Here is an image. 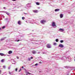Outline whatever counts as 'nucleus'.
<instances>
[{
	"instance_id": "obj_1",
	"label": "nucleus",
	"mask_w": 75,
	"mask_h": 75,
	"mask_svg": "<svg viewBox=\"0 0 75 75\" xmlns=\"http://www.w3.org/2000/svg\"><path fill=\"white\" fill-rule=\"evenodd\" d=\"M45 22H46V21L45 20H42L40 21L41 23V24H44V23H45Z\"/></svg>"
},
{
	"instance_id": "obj_2",
	"label": "nucleus",
	"mask_w": 75,
	"mask_h": 75,
	"mask_svg": "<svg viewBox=\"0 0 75 75\" xmlns=\"http://www.w3.org/2000/svg\"><path fill=\"white\" fill-rule=\"evenodd\" d=\"M52 26L53 27H55L56 26V25H55V22H53L52 23Z\"/></svg>"
},
{
	"instance_id": "obj_3",
	"label": "nucleus",
	"mask_w": 75,
	"mask_h": 75,
	"mask_svg": "<svg viewBox=\"0 0 75 75\" xmlns=\"http://www.w3.org/2000/svg\"><path fill=\"white\" fill-rule=\"evenodd\" d=\"M59 47H61V48H63L64 47V45H63L62 44H60L59 46Z\"/></svg>"
},
{
	"instance_id": "obj_4",
	"label": "nucleus",
	"mask_w": 75,
	"mask_h": 75,
	"mask_svg": "<svg viewBox=\"0 0 75 75\" xmlns=\"http://www.w3.org/2000/svg\"><path fill=\"white\" fill-rule=\"evenodd\" d=\"M47 47L48 48H51V45L49 44H48L47 45Z\"/></svg>"
},
{
	"instance_id": "obj_5",
	"label": "nucleus",
	"mask_w": 75,
	"mask_h": 75,
	"mask_svg": "<svg viewBox=\"0 0 75 75\" xmlns=\"http://www.w3.org/2000/svg\"><path fill=\"white\" fill-rule=\"evenodd\" d=\"M59 31H60L61 32H62V31H64V29H62L60 28L59 29Z\"/></svg>"
},
{
	"instance_id": "obj_6",
	"label": "nucleus",
	"mask_w": 75,
	"mask_h": 75,
	"mask_svg": "<svg viewBox=\"0 0 75 75\" xmlns=\"http://www.w3.org/2000/svg\"><path fill=\"white\" fill-rule=\"evenodd\" d=\"M33 12H34V13H38V11L37 10H33Z\"/></svg>"
},
{
	"instance_id": "obj_7",
	"label": "nucleus",
	"mask_w": 75,
	"mask_h": 75,
	"mask_svg": "<svg viewBox=\"0 0 75 75\" xmlns=\"http://www.w3.org/2000/svg\"><path fill=\"white\" fill-rule=\"evenodd\" d=\"M32 52L33 54H36L37 52L35 51H32Z\"/></svg>"
},
{
	"instance_id": "obj_8",
	"label": "nucleus",
	"mask_w": 75,
	"mask_h": 75,
	"mask_svg": "<svg viewBox=\"0 0 75 75\" xmlns=\"http://www.w3.org/2000/svg\"><path fill=\"white\" fill-rule=\"evenodd\" d=\"M12 51H10L8 52V54H12Z\"/></svg>"
},
{
	"instance_id": "obj_9",
	"label": "nucleus",
	"mask_w": 75,
	"mask_h": 75,
	"mask_svg": "<svg viewBox=\"0 0 75 75\" xmlns=\"http://www.w3.org/2000/svg\"><path fill=\"white\" fill-rule=\"evenodd\" d=\"M55 11H59V9H55Z\"/></svg>"
},
{
	"instance_id": "obj_10",
	"label": "nucleus",
	"mask_w": 75,
	"mask_h": 75,
	"mask_svg": "<svg viewBox=\"0 0 75 75\" xmlns=\"http://www.w3.org/2000/svg\"><path fill=\"white\" fill-rule=\"evenodd\" d=\"M18 24H19V25H20L21 24V21H19L18 22Z\"/></svg>"
},
{
	"instance_id": "obj_11",
	"label": "nucleus",
	"mask_w": 75,
	"mask_h": 75,
	"mask_svg": "<svg viewBox=\"0 0 75 75\" xmlns=\"http://www.w3.org/2000/svg\"><path fill=\"white\" fill-rule=\"evenodd\" d=\"M5 38H6L5 37L1 38V41H3V40H4Z\"/></svg>"
},
{
	"instance_id": "obj_12",
	"label": "nucleus",
	"mask_w": 75,
	"mask_h": 75,
	"mask_svg": "<svg viewBox=\"0 0 75 75\" xmlns=\"http://www.w3.org/2000/svg\"><path fill=\"white\" fill-rule=\"evenodd\" d=\"M60 16V18H62L63 17V15L62 14H61Z\"/></svg>"
},
{
	"instance_id": "obj_13",
	"label": "nucleus",
	"mask_w": 75,
	"mask_h": 75,
	"mask_svg": "<svg viewBox=\"0 0 75 75\" xmlns=\"http://www.w3.org/2000/svg\"><path fill=\"white\" fill-rule=\"evenodd\" d=\"M0 55L1 56H4V54L3 53H0Z\"/></svg>"
},
{
	"instance_id": "obj_14",
	"label": "nucleus",
	"mask_w": 75,
	"mask_h": 75,
	"mask_svg": "<svg viewBox=\"0 0 75 75\" xmlns=\"http://www.w3.org/2000/svg\"><path fill=\"white\" fill-rule=\"evenodd\" d=\"M5 61V59H2V60H1V62H4V61Z\"/></svg>"
},
{
	"instance_id": "obj_15",
	"label": "nucleus",
	"mask_w": 75,
	"mask_h": 75,
	"mask_svg": "<svg viewBox=\"0 0 75 75\" xmlns=\"http://www.w3.org/2000/svg\"><path fill=\"white\" fill-rule=\"evenodd\" d=\"M5 13L7 14V15H8V16L9 15V13L7 12H6Z\"/></svg>"
},
{
	"instance_id": "obj_16",
	"label": "nucleus",
	"mask_w": 75,
	"mask_h": 75,
	"mask_svg": "<svg viewBox=\"0 0 75 75\" xmlns=\"http://www.w3.org/2000/svg\"><path fill=\"white\" fill-rule=\"evenodd\" d=\"M36 4L37 5H40V3L38 2H36Z\"/></svg>"
},
{
	"instance_id": "obj_17",
	"label": "nucleus",
	"mask_w": 75,
	"mask_h": 75,
	"mask_svg": "<svg viewBox=\"0 0 75 75\" xmlns=\"http://www.w3.org/2000/svg\"><path fill=\"white\" fill-rule=\"evenodd\" d=\"M5 27H6L5 26H3L2 27V29H4Z\"/></svg>"
},
{
	"instance_id": "obj_18",
	"label": "nucleus",
	"mask_w": 75,
	"mask_h": 75,
	"mask_svg": "<svg viewBox=\"0 0 75 75\" xmlns=\"http://www.w3.org/2000/svg\"><path fill=\"white\" fill-rule=\"evenodd\" d=\"M60 42H61V43H62V42H64V41L62 40H60Z\"/></svg>"
},
{
	"instance_id": "obj_19",
	"label": "nucleus",
	"mask_w": 75,
	"mask_h": 75,
	"mask_svg": "<svg viewBox=\"0 0 75 75\" xmlns=\"http://www.w3.org/2000/svg\"><path fill=\"white\" fill-rule=\"evenodd\" d=\"M28 60L29 61H31V58H28Z\"/></svg>"
},
{
	"instance_id": "obj_20",
	"label": "nucleus",
	"mask_w": 75,
	"mask_h": 75,
	"mask_svg": "<svg viewBox=\"0 0 75 75\" xmlns=\"http://www.w3.org/2000/svg\"><path fill=\"white\" fill-rule=\"evenodd\" d=\"M53 45H57V43L55 42H54Z\"/></svg>"
},
{
	"instance_id": "obj_21",
	"label": "nucleus",
	"mask_w": 75,
	"mask_h": 75,
	"mask_svg": "<svg viewBox=\"0 0 75 75\" xmlns=\"http://www.w3.org/2000/svg\"><path fill=\"white\" fill-rule=\"evenodd\" d=\"M6 67L5 66H3V68H4V69H5V68H6Z\"/></svg>"
},
{
	"instance_id": "obj_22",
	"label": "nucleus",
	"mask_w": 75,
	"mask_h": 75,
	"mask_svg": "<svg viewBox=\"0 0 75 75\" xmlns=\"http://www.w3.org/2000/svg\"><path fill=\"white\" fill-rule=\"evenodd\" d=\"M22 19L23 20H24V19H25V18H24V17H23L22 18Z\"/></svg>"
},
{
	"instance_id": "obj_23",
	"label": "nucleus",
	"mask_w": 75,
	"mask_h": 75,
	"mask_svg": "<svg viewBox=\"0 0 75 75\" xmlns=\"http://www.w3.org/2000/svg\"><path fill=\"white\" fill-rule=\"evenodd\" d=\"M58 39H56V42H58Z\"/></svg>"
},
{
	"instance_id": "obj_24",
	"label": "nucleus",
	"mask_w": 75,
	"mask_h": 75,
	"mask_svg": "<svg viewBox=\"0 0 75 75\" xmlns=\"http://www.w3.org/2000/svg\"><path fill=\"white\" fill-rule=\"evenodd\" d=\"M38 65V64H37V63H36V64H35V66H37V65Z\"/></svg>"
},
{
	"instance_id": "obj_25",
	"label": "nucleus",
	"mask_w": 75,
	"mask_h": 75,
	"mask_svg": "<svg viewBox=\"0 0 75 75\" xmlns=\"http://www.w3.org/2000/svg\"><path fill=\"white\" fill-rule=\"evenodd\" d=\"M22 40H17L16 41L17 42H18V41H21Z\"/></svg>"
},
{
	"instance_id": "obj_26",
	"label": "nucleus",
	"mask_w": 75,
	"mask_h": 75,
	"mask_svg": "<svg viewBox=\"0 0 75 75\" xmlns=\"http://www.w3.org/2000/svg\"><path fill=\"white\" fill-rule=\"evenodd\" d=\"M9 74L10 75H11V74H12V72H9Z\"/></svg>"
},
{
	"instance_id": "obj_27",
	"label": "nucleus",
	"mask_w": 75,
	"mask_h": 75,
	"mask_svg": "<svg viewBox=\"0 0 75 75\" xmlns=\"http://www.w3.org/2000/svg\"><path fill=\"white\" fill-rule=\"evenodd\" d=\"M16 58H17V59H19V57H18V56H17Z\"/></svg>"
},
{
	"instance_id": "obj_28",
	"label": "nucleus",
	"mask_w": 75,
	"mask_h": 75,
	"mask_svg": "<svg viewBox=\"0 0 75 75\" xmlns=\"http://www.w3.org/2000/svg\"><path fill=\"white\" fill-rule=\"evenodd\" d=\"M10 68H11L10 67H8V69H10Z\"/></svg>"
},
{
	"instance_id": "obj_29",
	"label": "nucleus",
	"mask_w": 75,
	"mask_h": 75,
	"mask_svg": "<svg viewBox=\"0 0 75 75\" xmlns=\"http://www.w3.org/2000/svg\"><path fill=\"white\" fill-rule=\"evenodd\" d=\"M42 54H45V52H42Z\"/></svg>"
},
{
	"instance_id": "obj_30",
	"label": "nucleus",
	"mask_w": 75,
	"mask_h": 75,
	"mask_svg": "<svg viewBox=\"0 0 75 75\" xmlns=\"http://www.w3.org/2000/svg\"><path fill=\"white\" fill-rule=\"evenodd\" d=\"M17 68H16V72H17Z\"/></svg>"
},
{
	"instance_id": "obj_31",
	"label": "nucleus",
	"mask_w": 75,
	"mask_h": 75,
	"mask_svg": "<svg viewBox=\"0 0 75 75\" xmlns=\"http://www.w3.org/2000/svg\"><path fill=\"white\" fill-rule=\"evenodd\" d=\"M1 71L0 70V74H1Z\"/></svg>"
},
{
	"instance_id": "obj_32",
	"label": "nucleus",
	"mask_w": 75,
	"mask_h": 75,
	"mask_svg": "<svg viewBox=\"0 0 75 75\" xmlns=\"http://www.w3.org/2000/svg\"><path fill=\"white\" fill-rule=\"evenodd\" d=\"M30 59H33V57H31L30 58Z\"/></svg>"
},
{
	"instance_id": "obj_33",
	"label": "nucleus",
	"mask_w": 75,
	"mask_h": 75,
	"mask_svg": "<svg viewBox=\"0 0 75 75\" xmlns=\"http://www.w3.org/2000/svg\"><path fill=\"white\" fill-rule=\"evenodd\" d=\"M40 52H38V54H40Z\"/></svg>"
},
{
	"instance_id": "obj_34",
	"label": "nucleus",
	"mask_w": 75,
	"mask_h": 75,
	"mask_svg": "<svg viewBox=\"0 0 75 75\" xmlns=\"http://www.w3.org/2000/svg\"><path fill=\"white\" fill-rule=\"evenodd\" d=\"M21 69H20V70L19 71V72H20V71H21Z\"/></svg>"
},
{
	"instance_id": "obj_35",
	"label": "nucleus",
	"mask_w": 75,
	"mask_h": 75,
	"mask_svg": "<svg viewBox=\"0 0 75 75\" xmlns=\"http://www.w3.org/2000/svg\"><path fill=\"white\" fill-rule=\"evenodd\" d=\"M12 0V1H16V0Z\"/></svg>"
},
{
	"instance_id": "obj_36",
	"label": "nucleus",
	"mask_w": 75,
	"mask_h": 75,
	"mask_svg": "<svg viewBox=\"0 0 75 75\" xmlns=\"http://www.w3.org/2000/svg\"><path fill=\"white\" fill-rule=\"evenodd\" d=\"M1 28H0V31H1Z\"/></svg>"
},
{
	"instance_id": "obj_37",
	"label": "nucleus",
	"mask_w": 75,
	"mask_h": 75,
	"mask_svg": "<svg viewBox=\"0 0 75 75\" xmlns=\"http://www.w3.org/2000/svg\"><path fill=\"white\" fill-rule=\"evenodd\" d=\"M39 63H40V64H41V63H42V62H39Z\"/></svg>"
},
{
	"instance_id": "obj_38",
	"label": "nucleus",
	"mask_w": 75,
	"mask_h": 75,
	"mask_svg": "<svg viewBox=\"0 0 75 75\" xmlns=\"http://www.w3.org/2000/svg\"><path fill=\"white\" fill-rule=\"evenodd\" d=\"M6 20H8V18H6Z\"/></svg>"
},
{
	"instance_id": "obj_39",
	"label": "nucleus",
	"mask_w": 75,
	"mask_h": 75,
	"mask_svg": "<svg viewBox=\"0 0 75 75\" xmlns=\"http://www.w3.org/2000/svg\"><path fill=\"white\" fill-rule=\"evenodd\" d=\"M22 68L23 69V68H24V67L22 66Z\"/></svg>"
},
{
	"instance_id": "obj_40",
	"label": "nucleus",
	"mask_w": 75,
	"mask_h": 75,
	"mask_svg": "<svg viewBox=\"0 0 75 75\" xmlns=\"http://www.w3.org/2000/svg\"><path fill=\"white\" fill-rule=\"evenodd\" d=\"M13 64H16V62H15V63H13Z\"/></svg>"
},
{
	"instance_id": "obj_41",
	"label": "nucleus",
	"mask_w": 75,
	"mask_h": 75,
	"mask_svg": "<svg viewBox=\"0 0 75 75\" xmlns=\"http://www.w3.org/2000/svg\"><path fill=\"white\" fill-rule=\"evenodd\" d=\"M4 9H5V8H6V7H4Z\"/></svg>"
},
{
	"instance_id": "obj_42",
	"label": "nucleus",
	"mask_w": 75,
	"mask_h": 75,
	"mask_svg": "<svg viewBox=\"0 0 75 75\" xmlns=\"http://www.w3.org/2000/svg\"><path fill=\"white\" fill-rule=\"evenodd\" d=\"M24 14H28L27 13H24Z\"/></svg>"
},
{
	"instance_id": "obj_43",
	"label": "nucleus",
	"mask_w": 75,
	"mask_h": 75,
	"mask_svg": "<svg viewBox=\"0 0 75 75\" xmlns=\"http://www.w3.org/2000/svg\"><path fill=\"white\" fill-rule=\"evenodd\" d=\"M1 67V66H0V68Z\"/></svg>"
},
{
	"instance_id": "obj_44",
	"label": "nucleus",
	"mask_w": 75,
	"mask_h": 75,
	"mask_svg": "<svg viewBox=\"0 0 75 75\" xmlns=\"http://www.w3.org/2000/svg\"><path fill=\"white\" fill-rule=\"evenodd\" d=\"M13 62H14V61H13Z\"/></svg>"
}]
</instances>
